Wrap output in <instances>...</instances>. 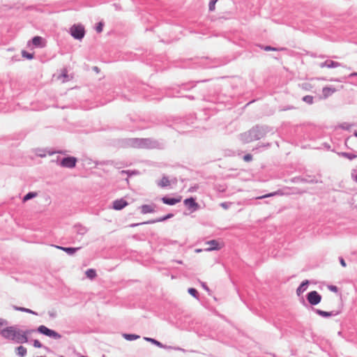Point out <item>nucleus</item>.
Returning <instances> with one entry per match:
<instances>
[{
    "label": "nucleus",
    "instance_id": "1",
    "mask_svg": "<svg viewBox=\"0 0 357 357\" xmlns=\"http://www.w3.org/2000/svg\"><path fill=\"white\" fill-rule=\"evenodd\" d=\"M28 331H23L15 326H9L1 331V335L8 340H12L17 343H25L28 342Z\"/></svg>",
    "mask_w": 357,
    "mask_h": 357
},
{
    "label": "nucleus",
    "instance_id": "2",
    "mask_svg": "<svg viewBox=\"0 0 357 357\" xmlns=\"http://www.w3.org/2000/svg\"><path fill=\"white\" fill-rule=\"evenodd\" d=\"M71 36L75 39H82L84 36V27L81 24H74L70 27Z\"/></svg>",
    "mask_w": 357,
    "mask_h": 357
},
{
    "label": "nucleus",
    "instance_id": "3",
    "mask_svg": "<svg viewBox=\"0 0 357 357\" xmlns=\"http://www.w3.org/2000/svg\"><path fill=\"white\" fill-rule=\"evenodd\" d=\"M38 331L45 335H47L50 337H52L55 340H58L61 337V335L60 334H59L57 332H56L55 331L51 330L43 325L40 326L38 328Z\"/></svg>",
    "mask_w": 357,
    "mask_h": 357
},
{
    "label": "nucleus",
    "instance_id": "4",
    "mask_svg": "<svg viewBox=\"0 0 357 357\" xmlns=\"http://www.w3.org/2000/svg\"><path fill=\"white\" fill-rule=\"evenodd\" d=\"M321 296L317 291H312L307 294V299L310 304L316 305L321 301Z\"/></svg>",
    "mask_w": 357,
    "mask_h": 357
},
{
    "label": "nucleus",
    "instance_id": "5",
    "mask_svg": "<svg viewBox=\"0 0 357 357\" xmlns=\"http://www.w3.org/2000/svg\"><path fill=\"white\" fill-rule=\"evenodd\" d=\"M206 245H208V247L205 249V250L208 252L219 250L225 246V243L222 241L217 240L208 241L206 243Z\"/></svg>",
    "mask_w": 357,
    "mask_h": 357
},
{
    "label": "nucleus",
    "instance_id": "6",
    "mask_svg": "<svg viewBox=\"0 0 357 357\" xmlns=\"http://www.w3.org/2000/svg\"><path fill=\"white\" fill-rule=\"evenodd\" d=\"M77 163V158L75 157H67L62 159L60 162L61 166L67 168H73L75 167Z\"/></svg>",
    "mask_w": 357,
    "mask_h": 357
},
{
    "label": "nucleus",
    "instance_id": "7",
    "mask_svg": "<svg viewBox=\"0 0 357 357\" xmlns=\"http://www.w3.org/2000/svg\"><path fill=\"white\" fill-rule=\"evenodd\" d=\"M184 204L188 208H193V211H196L199 208L198 204L195 202V200L192 197L185 199L184 200Z\"/></svg>",
    "mask_w": 357,
    "mask_h": 357
},
{
    "label": "nucleus",
    "instance_id": "8",
    "mask_svg": "<svg viewBox=\"0 0 357 357\" xmlns=\"http://www.w3.org/2000/svg\"><path fill=\"white\" fill-rule=\"evenodd\" d=\"M128 202L123 199H117L113 202V208L115 210H121L128 206Z\"/></svg>",
    "mask_w": 357,
    "mask_h": 357
},
{
    "label": "nucleus",
    "instance_id": "9",
    "mask_svg": "<svg viewBox=\"0 0 357 357\" xmlns=\"http://www.w3.org/2000/svg\"><path fill=\"white\" fill-rule=\"evenodd\" d=\"M335 91V88L331 86H326L322 89V98H327L329 96H331Z\"/></svg>",
    "mask_w": 357,
    "mask_h": 357
},
{
    "label": "nucleus",
    "instance_id": "10",
    "mask_svg": "<svg viewBox=\"0 0 357 357\" xmlns=\"http://www.w3.org/2000/svg\"><path fill=\"white\" fill-rule=\"evenodd\" d=\"M181 201V197H178V198H167L162 197V202L168 205H174L177 203H179Z\"/></svg>",
    "mask_w": 357,
    "mask_h": 357
},
{
    "label": "nucleus",
    "instance_id": "11",
    "mask_svg": "<svg viewBox=\"0 0 357 357\" xmlns=\"http://www.w3.org/2000/svg\"><path fill=\"white\" fill-rule=\"evenodd\" d=\"M340 66V63L332 60H327L320 64V67L324 68H337Z\"/></svg>",
    "mask_w": 357,
    "mask_h": 357
},
{
    "label": "nucleus",
    "instance_id": "12",
    "mask_svg": "<svg viewBox=\"0 0 357 357\" xmlns=\"http://www.w3.org/2000/svg\"><path fill=\"white\" fill-rule=\"evenodd\" d=\"M58 80H60L61 82L64 83L69 80V75L68 74V70L66 68H63L61 71V74L56 77Z\"/></svg>",
    "mask_w": 357,
    "mask_h": 357
},
{
    "label": "nucleus",
    "instance_id": "13",
    "mask_svg": "<svg viewBox=\"0 0 357 357\" xmlns=\"http://www.w3.org/2000/svg\"><path fill=\"white\" fill-rule=\"evenodd\" d=\"M308 284H309V281L308 280L303 281L301 284V285L297 288V289H296V294L298 296H301L304 291H305L307 288Z\"/></svg>",
    "mask_w": 357,
    "mask_h": 357
},
{
    "label": "nucleus",
    "instance_id": "14",
    "mask_svg": "<svg viewBox=\"0 0 357 357\" xmlns=\"http://www.w3.org/2000/svg\"><path fill=\"white\" fill-rule=\"evenodd\" d=\"M32 43L36 47H44L45 46V42L43 39L40 36H35L32 39Z\"/></svg>",
    "mask_w": 357,
    "mask_h": 357
},
{
    "label": "nucleus",
    "instance_id": "15",
    "mask_svg": "<svg viewBox=\"0 0 357 357\" xmlns=\"http://www.w3.org/2000/svg\"><path fill=\"white\" fill-rule=\"evenodd\" d=\"M141 209H142V213L144 214L154 212V207L151 205H147V204L143 205L141 207Z\"/></svg>",
    "mask_w": 357,
    "mask_h": 357
},
{
    "label": "nucleus",
    "instance_id": "16",
    "mask_svg": "<svg viewBox=\"0 0 357 357\" xmlns=\"http://www.w3.org/2000/svg\"><path fill=\"white\" fill-rule=\"evenodd\" d=\"M170 184L171 182L169 179L166 176H163L162 179L158 182V185L160 186L161 188L167 187L170 185Z\"/></svg>",
    "mask_w": 357,
    "mask_h": 357
},
{
    "label": "nucleus",
    "instance_id": "17",
    "mask_svg": "<svg viewBox=\"0 0 357 357\" xmlns=\"http://www.w3.org/2000/svg\"><path fill=\"white\" fill-rule=\"evenodd\" d=\"M17 354L20 357H24L26 354V349L23 346H20L17 349Z\"/></svg>",
    "mask_w": 357,
    "mask_h": 357
},
{
    "label": "nucleus",
    "instance_id": "18",
    "mask_svg": "<svg viewBox=\"0 0 357 357\" xmlns=\"http://www.w3.org/2000/svg\"><path fill=\"white\" fill-rule=\"evenodd\" d=\"M86 275L87 278L92 280L96 277V272L94 269L91 268L86 271Z\"/></svg>",
    "mask_w": 357,
    "mask_h": 357
},
{
    "label": "nucleus",
    "instance_id": "19",
    "mask_svg": "<svg viewBox=\"0 0 357 357\" xmlns=\"http://www.w3.org/2000/svg\"><path fill=\"white\" fill-rule=\"evenodd\" d=\"M316 312L319 315L324 317H329L333 315V313L331 312H326V311H323L321 310H317Z\"/></svg>",
    "mask_w": 357,
    "mask_h": 357
},
{
    "label": "nucleus",
    "instance_id": "20",
    "mask_svg": "<svg viewBox=\"0 0 357 357\" xmlns=\"http://www.w3.org/2000/svg\"><path fill=\"white\" fill-rule=\"evenodd\" d=\"M37 195H38L37 192H29L23 197V202H25L30 199L36 197Z\"/></svg>",
    "mask_w": 357,
    "mask_h": 357
},
{
    "label": "nucleus",
    "instance_id": "21",
    "mask_svg": "<svg viewBox=\"0 0 357 357\" xmlns=\"http://www.w3.org/2000/svg\"><path fill=\"white\" fill-rule=\"evenodd\" d=\"M58 248L59 249L64 250L65 252H66L68 254H70V255H73V253L75 252V251L77 250H78V248H63V247H58Z\"/></svg>",
    "mask_w": 357,
    "mask_h": 357
},
{
    "label": "nucleus",
    "instance_id": "22",
    "mask_svg": "<svg viewBox=\"0 0 357 357\" xmlns=\"http://www.w3.org/2000/svg\"><path fill=\"white\" fill-rule=\"evenodd\" d=\"M146 341L148 342H150L153 344H154L155 345L159 347H164V346L162 345V344L160 342H158V340H154V339H152V338H150V337H145L144 338Z\"/></svg>",
    "mask_w": 357,
    "mask_h": 357
},
{
    "label": "nucleus",
    "instance_id": "23",
    "mask_svg": "<svg viewBox=\"0 0 357 357\" xmlns=\"http://www.w3.org/2000/svg\"><path fill=\"white\" fill-rule=\"evenodd\" d=\"M123 337L128 340H134L139 337V335L134 334H124Z\"/></svg>",
    "mask_w": 357,
    "mask_h": 357
},
{
    "label": "nucleus",
    "instance_id": "24",
    "mask_svg": "<svg viewBox=\"0 0 357 357\" xmlns=\"http://www.w3.org/2000/svg\"><path fill=\"white\" fill-rule=\"evenodd\" d=\"M217 1H218V0H211L209 2L208 9H209L210 11H213V10H215V3H216Z\"/></svg>",
    "mask_w": 357,
    "mask_h": 357
},
{
    "label": "nucleus",
    "instance_id": "25",
    "mask_svg": "<svg viewBox=\"0 0 357 357\" xmlns=\"http://www.w3.org/2000/svg\"><path fill=\"white\" fill-rule=\"evenodd\" d=\"M303 100L308 104H312L313 102V97L311 96H305L303 97Z\"/></svg>",
    "mask_w": 357,
    "mask_h": 357
},
{
    "label": "nucleus",
    "instance_id": "26",
    "mask_svg": "<svg viewBox=\"0 0 357 357\" xmlns=\"http://www.w3.org/2000/svg\"><path fill=\"white\" fill-rule=\"evenodd\" d=\"M342 155L344 158L349 159V160H352V159L356 158V155L349 153H342Z\"/></svg>",
    "mask_w": 357,
    "mask_h": 357
},
{
    "label": "nucleus",
    "instance_id": "27",
    "mask_svg": "<svg viewBox=\"0 0 357 357\" xmlns=\"http://www.w3.org/2000/svg\"><path fill=\"white\" fill-rule=\"evenodd\" d=\"M188 293L192 295L193 297L197 298L198 292L194 288H189L188 289Z\"/></svg>",
    "mask_w": 357,
    "mask_h": 357
},
{
    "label": "nucleus",
    "instance_id": "28",
    "mask_svg": "<svg viewBox=\"0 0 357 357\" xmlns=\"http://www.w3.org/2000/svg\"><path fill=\"white\" fill-rule=\"evenodd\" d=\"M102 28H103V23L102 22H99L96 26V31L98 33H100L102 32Z\"/></svg>",
    "mask_w": 357,
    "mask_h": 357
},
{
    "label": "nucleus",
    "instance_id": "29",
    "mask_svg": "<svg viewBox=\"0 0 357 357\" xmlns=\"http://www.w3.org/2000/svg\"><path fill=\"white\" fill-rule=\"evenodd\" d=\"M328 289L333 292H337L338 288L335 285H328Z\"/></svg>",
    "mask_w": 357,
    "mask_h": 357
},
{
    "label": "nucleus",
    "instance_id": "30",
    "mask_svg": "<svg viewBox=\"0 0 357 357\" xmlns=\"http://www.w3.org/2000/svg\"><path fill=\"white\" fill-rule=\"evenodd\" d=\"M16 309L17 310H20V311H22V312H26L32 313V314L34 313L32 310H31L29 309L24 308V307H17Z\"/></svg>",
    "mask_w": 357,
    "mask_h": 357
},
{
    "label": "nucleus",
    "instance_id": "31",
    "mask_svg": "<svg viewBox=\"0 0 357 357\" xmlns=\"http://www.w3.org/2000/svg\"><path fill=\"white\" fill-rule=\"evenodd\" d=\"M22 56H23L24 57H26V58H27V59H32V58H33L32 54H29V53H27V52H25V51H22Z\"/></svg>",
    "mask_w": 357,
    "mask_h": 357
},
{
    "label": "nucleus",
    "instance_id": "32",
    "mask_svg": "<svg viewBox=\"0 0 357 357\" xmlns=\"http://www.w3.org/2000/svg\"><path fill=\"white\" fill-rule=\"evenodd\" d=\"M33 346H34L35 347H37V348H40V347H42V344L40 342V341H39V340H35L33 341Z\"/></svg>",
    "mask_w": 357,
    "mask_h": 357
},
{
    "label": "nucleus",
    "instance_id": "33",
    "mask_svg": "<svg viewBox=\"0 0 357 357\" xmlns=\"http://www.w3.org/2000/svg\"><path fill=\"white\" fill-rule=\"evenodd\" d=\"M252 157L250 154H247L243 157V159L246 162H249L252 160Z\"/></svg>",
    "mask_w": 357,
    "mask_h": 357
},
{
    "label": "nucleus",
    "instance_id": "34",
    "mask_svg": "<svg viewBox=\"0 0 357 357\" xmlns=\"http://www.w3.org/2000/svg\"><path fill=\"white\" fill-rule=\"evenodd\" d=\"M265 51H276L277 50L274 47H272L271 46H266L264 47Z\"/></svg>",
    "mask_w": 357,
    "mask_h": 357
},
{
    "label": "nucleus",
    "instance_id": "35",
    "mask_svg": "<svg viewBox=\"0 0 357 357\" xmlns=\"http://www.w3.org/2000/svg\"><path fill=\"white\" fill-rule=\"evenodd\" d=\"M172 216H173V214H171V213H170V214H168L167 216H165V217H164V218H160V220H158V221H163V220H167V219H168V218H172Z\"/></svg>",
    "mask_w": 357,
    "mask_h": 357
},
{
    "label": "nucleus",
    "instance_id": "36",
    "mask_svg": "<svg viewBox=\"0 0 357 357\" xmlns=\"http://www.w3.org/2000/svg\"><path fill=\"white\" fill-rule=\"evenodd\" d=\"M340 264L343 266V267H346L347 264H346V262L344 260L343 258H340Z\"/></svg>",
    "mask_w": 357,
    "mask_h": 357
},
{
    "label": "nucleus",
    "instance_id": "37",
    "mask_svg": "<svg viewBox=\"0 0 357 357\" xmlns=\"http://www.w3.org/2000/svg\"><path fill=\"white\" fill-rule=\"evenodd\" d=\"M221 206L224 208H227V206H226V204L225 203H222L221 204Z\"/></svg>",
    "mask_w": 357,
    "mask_h": 357
},
{
    "label": "nucleus",
    "instance_id": "38",
    "mask_svg": "<svg viewBox=\"0 0 357 357\" xmlns=\"http://www.w3.org/2000/svg\"><path fill=\"white\" fill-rule=\"evenodd\" d=\"M271 195H264V196H263V197H261L260 198L267 197H269V196H271Z\"/></svg>",
    "mask_w": 357,
    "mask_h": 357
},
{
    "label": "nucleus",
    "instance_id": "39",
    "mask_svg": "<svg viewBox=\"0 0 357 357\" xmlns=\"http://www.w3.org/2000/svg\"><path fill=\"white\" fill-rule=\"evenodd\" d=\"M195 251H196V252H202V250L201 249H197Z\"/></svg>",
    "mask_w": 357,
    "mask_h": 357
},
{
    "label": "nucleus",
    "instance_id": "40",
    "mask_svg": "<svg viewBox=\"0 0 357 357\" xmlns=\"http://www.w3.org/2000/svg\"><path fill=\"white\" fill-rule=\"evenodd\" d=\"M177 263L181 264L183 262H182V261H178Z\"/></svg>",
    "mask_w": 357,
    "mask_h": 357
},
{
    "label": "nucleus",
    "instance_id": "41",
    "mask_svg": "<svg viewBox=\"0 0 357 357\" xmlns=\"http://www.w3.org/2000/svg\"><path fill=\"white\" fill-rule=\"evenodd\" d=\"M121 173L122 174H125V173H126V172H125V171H121Z\"/></svg>",
    "mask_w": 357,
    "mask_h": 357
},
{
    "label": "nucleus",
    "instance_id": "42",
    "mask_svg": "<svg viewBox=\"0 0 357 357\" xmlns=\"http://www.w3.org/2000/svg\"><path fill=\"white\" fill-rule=\"evenodd\" d=\"M178 350H181V351H184V349H179V348H178Z\"/></svg>",
    "mask_w": 357,
    "mask_h": 357
},
{
    "label": "nucleus",
    "instance_id": "43",
    "mask_svg": "<svg viewBox=\"0 0 357 357\" xmlns=\"http://www.w3.org/2000/svg\"><path fill=\"white\" fill-rule=\"evenodd\" d=\"M351 75H357V73H353V74H351Z\"/></svg>",
    "mask_w": 357,
    "mask_h": 357
},
{
    "label": "nucleus",
    "instance_id": "44",
    "mask_svg": "<svg viewBox=\"0 0 357 357\" xmlns=\"http://www.w3.org/2000/svg\"><path fill=\"white\" fill-rule=\"evenodd\" d=\"M354 135L357 137V132H355Z\"/></svg>",
    "mask_w": 357,
    "mask_h": 357
},
{
    "label": "nucleus",
    "instance_id": "45",
    "mask_svg": "<svg viewBox=\"0 0 357 357\" xmlns=\"http://www.w3.org/2000/svg\"><path fill=\"white\" fill-rule=\"evenodd\" d=\"M95 71H98V67H96Z\"/></svg>",
    "mask_w": 357,
    "mask_h": 357
},
{
    "label": "nucleus",
    "instance_id": "46",
    "mask_svg": "<svg viewBox=\"0 0 357 357\" xmlns=\"http://www.w3.org/2000/svg\"><path fill=\"white\" fill-rule=\"evenodd\" d=\"M95 71H98V67H96Z\"/></svg>",
    "mask_w": 357,
    "mask_h": 357
}]
</instances>
